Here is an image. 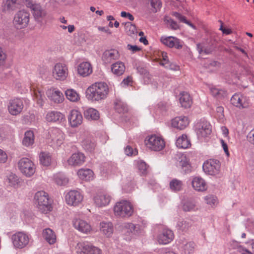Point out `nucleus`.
<instances>
[{
	"label": "nucleus",
	"instance_id": "obj_1",
	"mask_svg": "<svg viewBox=\"0 0 254 254\" xmlns=\"http://www.w3.org/2000/svg\"><path fill=\"white\" fill-rule=\"evenodd\" d=\"M109 89L107 83L104 82H96L87 89L86 97L92 102L100 101L107 97Z\"/></svg>",
	"mask_w": 254,
	"mask_h": 254
},
{
	"label": "nucleus",
	"instance_id": "obj_2",
	"mask_svg": "<svg viewBox=\"0 0 254 254\" xmlns=\"http://www.w3.org/2000/svg\"><path fill=\"white\" fill-rule=\"evenodd\" d=\"M34 201L38 209L41 213L47 214L52 211L51 202L48 193L45 191H37L34 195Z\"/></svg>",
	"mask_w": 254,
	"mask_h": 254
},
{
	"label": "nucleus",
	"instance_id": "obj_3",
	"mask_svg": "<svg viewBox=\"0 0 254 254\" xmlns=\"http://www.w3.org/2000/svg\"><path fill=\"white\" fill-rule=\"evenodd\" d=\"M114 212L115 215L117 217L128 218L132 215L134 212V208L130 202L123 200L115 204Z\"/></svg>",
	"mask_w": 254,
	"mask_h": 254
},
{
	"label": "nucleus",
	"instance_id": "obj_4",
	"mask_svg": "<svg viewBox=\"0 0 254 254\" xmlns=\"http://www.w3.org/2000/svg\"><path fill=\"white\" fill-rule=\"evenodd\" d=\"M144 143L149 149L159 151L163 150L165 146V141L161 135L151 134L147 136L144 140Z\"/></svg>",
	"mask_w": 254,
	"mask_h": 254
},
{
	"label": "nucleus",
	"instance_id": "obj_5",
	"mask_svg": "<svg viewBox=\"0 0 254 254\" xmlns=\"http://www.w3.org/2000/svg\"><path fill=\"white\" fill-rule=\"evenodd\" d=\"M30 13L25 10L18 11L14 15L13 23L17 29L25 28L30 21Z\"/></svg>",
	"mask_w": 254,
	"mask_h": 254
},
{
	"label": "nucleus",
	"instance_id": "obj_6",
	"mask_svg": "<svg viewBox=\"0 0 254 254\" xmlns=\"http://www.w3.org/2000/svg\"><path fill=\"white\" fill-rule=\"evenodd\" d=\"M20 172L25 176L30 177L35 172L36 167L34 163L28 158H22L18 162Z\"/></svg>",
	"mask_w": 254,
	"mask_h": 254
},
{
	"label": "nucleus",
	"instance_id": "obj_7",
	"mask_svg": "<svg viewBox=\"0 0 254 254\" xmlns=\"http://www.w3.org/2000/svg\"><path fill=\"white\" fill-rule=\"evenodd\" d=\"M195 130L198 139L203 140L210 135L212 132L211 126L207 121H200L195 125Z\"/></svg>",
	"mask_w": 254,
	"mask_h": 254
},
{
	"label": "nucleus",
	"instance_id": "obj_8",
	"mask_svg": "<svg viewBox=\"0 0 254 254\" xmlns=\"http://www.w3.org/2000/svg\"><path fill=\"white\" fill-rule=\"evenodd\" d=\"M48 139L51 146L53 147H58L64 142V134L59 128H51L48 132Z\"/></svg>",
	"mask_w": 254,
	"mask_h": 254
},
{
	"label": "nucleus",
	"instance_id": "obj_9",
	"mask_svg": "<svg viewBox=\"0 0 254 254\" xmlns=\"http://www.w3.org/2000/svg\"><path fill=\"white\" fill-rule=\"evenodd\" d=\"M25 4L30 8L36 21L44 18L47 14L46 10L42 7L40 3H37L33 0H25Z\"/></svg>",
	"mask_w": 254,
	"mask_h": 254
},
{
	"label": "nucleus",
	"instance_id": "obj_10",
	"mask_svg": "<svg viewBox=\"0 0 254 254\" xmlns=\"http://www.w3.org/2000/svg\"><path fill=\"white\" fill-rule=\"evenodd\" d=\"M202 168L206 174L215 176L218 175L220 172L221 163L217 159H210L203 163Z\"/></svg>",
	"mask_w": 254,
	"mask_h": 254
},
{
	"label": "nucleus",
	"instance_id": "obj_11",
	"mask_svg": "<svg viewBox=\"0 0 254 254\" xmlns=\"http://www.w3.org/2000/svg\"><path fill=\"white\" fill-rule=\"evenodd\" d=\"M12 241L13 246L18 249L25 247L29 243L30 238L28 234L19 232L12 236Z\"/></svg>",
	"mask_w": 254,
	"mask_h": 254
},
{
	"label": "nucleus",
	"instance_id": "obj_12",
	"mask_svg": "<svg viewBox=\"0 0 254 254\" xmlns=\"http://www.w3.org/2000/svg\"><path fill=\"white\" fill-rule=\"evenodd\" d=\"M76 249L78 254H102L100 249L87 242L78 243Z\"/></svg>",
	"mask_w": 254,
	"mask_h": 254
},
{
	"label": "nucleus",
	"instance_id": "obj_13",
	"mask_svg": "<svg viewBox=\"0 0 254 254\" xmlns=\"http://www.w3.org/2000/svg\"><path fill=\"white\" fill-rule=\"evenodd\" d=\"M68 73V67L66 64L62 63L55 64L53 70V75L56 79L64 81L67 77Z\"/></svg>",
	"mask_w": 254,
	"mask_h": 254
},
{
	"label": "nucleus",
	"instance_id": "obj_14",
	"mask_svg": "<svg viewBox=\"0 0 254 254\" xmlns=\"http://www.w3.org/2000/svg\"><path fill=\"white\" fill-rule=\"evenodd\" d=\"M231 102L234 106L239 109L248 108L251 105L249 98L241 94H235L231 99Z\"/></svg>",
	"mask_w": 254,
	"mask_h": 254
},
{
	"label": "nucleus",
	"instance_id": "obj_15",
	"mask_svg": "<svg viewBox=\"0 0 254 254\" xmlns=\"http://www.w3.org/2000/svg\"><path fill=\"white\" fill-rule=\"evenodd\" d=\"M146 57L152 56L153 60L158 62L159 64L166 68H169L170 63L168 58L167 54L166 52L159 51H153L147 52Z\"/></svg>",
	"mask_w": 254,
	"mask_h": 254
},
{
	"label": "nucleus",
	"instance_id": "obj_16",
	"mask_svg": "<svg viewBox=\"0 0 254 254\" xmlns=\"http://www.w3.org/2000/svg\"><path fill=\"white\" fill-rule=\"evenodd\" d=\"M122 232L123 234L129 238H133L141 233L140 227L139 225L132 223H125L121 226Z\"/></svg>",
	"mask_w": 254,
	"mask_h": 254
},
{
	"label": "nucleus",
	"instance_id": "obj_17",
	"mask_svg": "<svg viewBox=\"0 0 254 254\" xmlns=\"http://www.w3.org/2000/svg\"><path fill=\"white\" fill-rule=\"evenodd\" d=\"M23 107L22 100L18 98L10 100L7 105L9 113L13 116H16L20 114Z\"/></svg>",
	"mask_w": 254,
	"mask_h": 254
},
{
	"label": "nucleus",
	"instance_id": "obj_18",
	"mask_svg": "<svg viewBox=\"0 0 254 254\" xmlns=\"http://www.w3.org/2000/svg\"><path fill=\"white\" fill-rule=\"evenodd\" d=\"M82 200V195L77 190H70L65 195L66 202L69 205L77 206L81 203Z\"/></svg>",
	"mask_w": 254,
	"mask_h": 254
},
{
	"label": "nucleus",
	"instance_id": "obj_19",
	"mask_svg": "<svg viewBox=\"0 0 254 254\" xmlns=\"http://www.w3.org/2000/svg\"><path fill=\"white\" fill-rule=\"evenodd\" d=\"M112 199L111 195L107 192H103L96 194L94 196V201L98 207H103L108 205Z\"/></svg>",
	"mask_w": 254,
	"mask_h": 254
},
{
	"label": "nucleus",
	"instance_id": "obj_20",
	"mask_svg": "<svg viewBox=\"0 0 254 254\" xmlns=\"http://www.w3.org/2000/svg\"><path fill=\"white\" fill-rule=\"evenodd\" d=\"M174 238L172 231L168 229H164L158 235L157 241L160 245H166L173 241Z\"/></svg>",
	"mask_w": 254,
	"mask_h": 254
},
{
	"label": "nucleus",
	"instance_id": "obj_21",
	"mask_svg": "<svg viewBox=\"0 0 254 254\" xmlns=\"http://www.w3.org/2000/svg\"><path fill=\"white\" fill-rule=\"evenodd\" d=\"M190 124V120L187 117H176L171 121V126L177 129L182 130L186 128Z\"/></svg>",
	"mask_w": 254,
	"mask_h": 254
},
{
	"label": "nucleus",
	"instance_id": "obj_22",
	"mask_svg": "<svg viewBox=\"0 0 254 254\" xmlns=\"http://www.w3.org/2000/svg\"><path fill=\"white\" fill-rule=\"evenodd\" d=\"M68 119L72 127H77L82 124L83 118L79 111L77 110H72L69 113Z\"/></svg>",
	"mask_w": 254,
	"mask_h": 254
},
{
	"label": "nucleus",
	"instance_id": "obj_23",
	"mask_svg": "<svg viewBox=\"0 0 254 254\" xmlns=\"http://www.w3.org/2000/svg\"><path fill=\"white\" fill-rule=\"evenodd\" d=\"M161 42L165 45L170 47H174L177 49H181L183 46V42L180 39L173 36L162 37Z\"/></svg>",
	"mask_w": 254,
	"mask_h": 254
},
{
	"label": "nucleus",
	"instance_id": "obj_24",
	"mask_svg": "<svg viewBox=\"0 0 254 254\" xmlns=\"http://www.w3.org/2000/svg\"><path fill=\"white\" fill-rule=\"evenodd\" d=\"M119 58V52L115 49L106 50L102 55V60L105 64H111Z\"/></svg>",
	"mask_w": 254,
	"mask_h": 254
},
{
	"label": "nucleus",
	"instance_id": "obj_25",
	"mask_svg": "<svg viewBox=\"0 0 254 254\" xmlns=\"http://www.w3.org/2000/svg\"><path fill=\"white\" fill-rule=\"evenodd\" d=\"M192 188L196 191H204L207 189V185L205 180L201 177H194L191 181Z\"/></svg>",
	"mask_w": 254,
	"mask_h": 254
},
{
	"label": "nucleus",
	"instance_id": "obj_26",
	"mask_svg": "<svg viewBox=\"0 0 254 254\" xmlns=\"http://www.w3.org/2000/svg\"><path fill=\"white\" fill-rule=\"evenodd\" d=\"M85 156L80 152H77L72 154L70 158L67 160V162L69 165L80 166L84 162Z\"/></svg>",
	"mask_w": 254,
	"mask_h": 254
},
{
	"label": "nucleus",
	"instance_id": "obj_27",
	"mask_svg": "<svg viewBox=\"0 0 254 254\" xmlns=\"http://www.w3.org/2000/svg\"><path fill=\"white\" fill-rule=\"evenodd\" d=\"M47 95L49 99L55 103H60L64 100L63 93L59 90L50 89L47 91Z\"/></svg>",
	"mask_w": 254,
	"mask_h": 254
},
{
	"label": "nucleus",
	"instance_id": "obj_28",
	"mask_svg": "<svg viewBox=\"0 0 254 254\" xmlns=\"http://www.w3.org/2000/svg\"><path fill=\"white\" fill-rule=\"evenodd\" d=\"M73 223L75 229L83 233H88L91 229V226L83 220L76 219L73 221Z\"/></svg>",
	"mask_w": 254,
	"mask_h": 254
},
{
	"label": "nucleus",
	"instance_id": "obj_29",
	"mask_svg": "<svg viewBox=\"0 0 254 254\" xmlns=\"http://www.w3.org/2000/svg\"><path fill=\"white\" fill-rule=\"evenodd\" d=\"M77 71L81 76L86 77L92 72L91 64L87 62H82L78 65Z\"/></svg>",
	"mask_w": 254,
	"mask_h": 254
},
{
	"label": "nucleus",
	"instance_id": "obj_30",
	"mask_svg": "<svg viewBox=\"0 0 254 254\" xmlns=\"http://www.w3.org/2000/svg\"><path fill=\"white\" fill-rule=\"evenodd\" d=\"M46 120L50 122H62L65 120L64 116L58 111H53L46 115Z\"/></svg>",
	"mask_w": 254,
	"mask_h": 254
},
{
	"label": "nucleus",
	"instance_id": "obj_31",
	"mask_svg": "<svg viewBox=\"0 0 254 254\" xmlns=\"http://www.w3.org/2000/svg\"><path fill=\"white\" fill-rule=\"evenodd\" d=\"M179 101L182 107L185 108H190L192 103L190 95L186 92H182L180 94Z\"/></svg>",
	"mask_w": 254,
	"mask_h": 254
},
{
	"label": "nucleus",
	"instance_id": "obj_32",
	"mask_svg": "<svg viewBox=\"0 0 254 254\" xmlns=\"http://www.w3.org/2000/svg\"><path fill=\"white\" fill-rule=\"evenodd\" d=\"M19 5L18 0H4L2 10L3 11H12L18 8Z\"/></svg>",
	"mask_w": 254,
	"mask_h": 254
},
{
	"label": "nucleus",
	"instance_id": "obj_33",
	"mask_svg": "<svg viewBox=\"0 0 254 254\" xmlns=\"http://www.w3.org/2000/svg\"><path fill=\"white\" fill-rule=\"evenodd\" d=\"M100 230L107 237H110L113 232V224L109 222H102L100 224Z\"/></svg>",
	"mask_w": 254,
	"mask_h": 254
},
{
	"label": "nucleus",
	"instance_id": "obj_34",
	"mask_svg": "<svg viewBox=\"0 0 254 254\" xmlns=\"http://www.w3.org/2000/svg\"><path fill=\"white\" fill-rule=\"evenodd\" d=\"M177 146L179 148L186 149L191 145L190 140L188 139L186 134H182L178 137L176 142Z\"/></svg>",
	"mask_w": 254,
	"mask_h": 254
},
{
	"label": "nucleus",
	"instance_id": "obj_35",
	"mask_svg": "<svg viewBox=\"0 0 254 254\" xmlns=\"http://www.w3.org/2000/svg\"><path fill=\"white\" fill-rule=\"evenodd\" d=\"M5 183L10 187L17 188L20 185V181L15 174L10 173L7 176Z\"/></svg>",
	"mask_w": 254,
	"mask_h": 254
},
{
	"label": "nucleus",
	"instance_id": "obj_36",
	"mask_svg": "<svg viewBox=\"0 0 254 254\" xmlns=\"http://www.w3.org/2000/svg\"><path fill=\"white\" fill-rule=\"evenodd\" d=\"M43 236L50 245L54 244L56 241V235L53 231L50 228H46L43 230Z\"/></svg>",
	"mask_w": 254,
	"mask_h": 254
},
{
	"label": "nucleus",
	"instance_id": "obj_37",
	"mask_svg": "<svg viewBox=\"0 0 254 254\" xmlns=\"http://www.w3.org/2000/svg\"><path fill=\"white\" fill-rule=\"evenodd\" d=\"M78 177L83 180L89 181L93 178V172L89 169H80L77 173Z\"/></svg>",
	"mask_w": 254,
	"mask_h": 254
},
{
	"label": "nucleus",
	"instance_id": "obj_38",
	"mask_svg": "<svg viewBox=\"0 0 254 254\" xmlns=\"http://www.w3.org/2000/svg\"><path fill=\"white\" fill-rule=\"evenodd\" d=\"M34 99L37 104L40 107H42L44 104L46 98L44 92L39 89L33 90Z\"/></svg>",
	"mask_w": 254,
	"mask_h": 254
},
{
	"label": "nucleus",
	"instance_id": "obj_39",
	"mask_svg": "<svg viewBox=\"0 0 254 254\" xmlns=\"http://www.w3.org/2000/svg\"><path fill=\"white\" fill-rule=\"evenodd\" d=\"M84 115L86 119L90 120H97L99 118V112L93 108H88L84 112Z\"/></svg>",
	"mask_w": 254,
	"mask_h": 254
},
{
	"label": "nucleus",
	"instance_id": "obj_40",
	"mask_svg": "<svg viewBox=\"0 0 254 254\" xmlns=\"http://www.w3.org/2000/svg\"><path fill=\"white\" fill-rule=\"evenodd\" d=\"M111 70L114 74L119 76L125 72V66L122 62H118L112 64Z\"/></svg>",
	"mask_w": 254,
	"mask_h": 254
},
{
	"label": "nucleus",
	"instance_id": "obj_41",
	"mask_svg": "<svg viewBox=\"0 0 254 254\" xmlns=\"http://www.w3.org/2000/svg\"><path fill=\"white\" fill-rule=\"evenodd\" d=\"M34 142V133L31 130H28L25 132L22 143L24 146H30L32 145Z\"/></svg>",
	"mask_w": 254,
	"mask_h": 254
},
{
	"label": "nucleus",
	"instance_id": "obj_42",
	"mask_svg": "<svg viewBox=\"0 0 254 254\" xmlns=\"http://www.w3.org/2000/svg\"><path fill=\"white\" fill-rule=\"evenodd\" d=\"M125 26V31L128 35L133 37L137 36V31L136 27L130 22L123 23Z\"/></svg>",
	"mask_w": 254,
	"mask_h": 254
},
{
	"label": "nucleus",
	"instance_id": "obj_43",
	"mask_svg": "<svg viewBox=\"0 0 254 254\" xmlns=\"http://www.w3.org/2000/svg\"><path fill=\"white\" fill-rule=\"evenodd\" d=\"M54 178L55 183L59 186H65L68 182V178L63 173H58L55 175Z\"/></svg>",
	"mask_w": 254,
	"mask_h": 254
},
{
	"label": "nucleus",
	"instance_id": "obj_44",
	"mask_svg": "<svg viewBox=\"0 0 254 254\" xmlns=\"http://www.w3.org/2000/svg\"><path fill=\"white\" fill-rule=\"evenodd\" d=\"M65 94L67 99L71 102H77L80 99L79 95L74 89H67L65 91Z\"/></svg>",
	"mask_w": 254,
	"mask_h": 254
},
{
	"label": "nucleus",
	"instance_id": "obj_45",
	"mask_svg": "<svg viewBox=\"0 0 254 254\" xmlns=\"http://www.w3.org/2000/svg\"><path fill=\"white\" fill-rule=\"evenodd\" d=\"M41 164L44 166H49L51 163V157L49 153L41 152L39 155Z\"/></svg>",
	"mask_w": 254,
	"mask_h": 254
},
{
	"label": "nucleus",
	"instance_id": "obj_46",
	"mask_svg": "<svg viewBox=\"0 0 254 254\" xmlns=\"http://www.w3.org/2000/svg\"><path fill=\"white\" fill-rule=\"evenodd\" d=\"M148 5L150 10L156 13L160 10L162 7V2L160 0H148Z\"/></svg>",
	"mask_w": 254,
	"mask_h": 254
},
{
	"label": "nucleus",
	"instance_id": "obj_47",
	"mask_svg": "<svg viewBox=\"0 0 254 254\" xmlns=\"http://www.w3.org/2000/svg\"><path fill=\"white\" fill-rule=\"evenodd\" d=\"M183 187L182 182L177 179H174L170 182V188L172 191H180L183 189Z\"/></svg>",
	"mask_w": 254,
	"mask_h": 254
},
{
	"label": "nucleus",
	"instance_id": "obj_48",
	"mask_svg": "<svg viewBox=\"0 0 254 254\" xmlns=\"http://www.w3.org/2000/svg\"><path fill=\"white\" fill-rule=\"evenodd\" d=\"M81 145L84 149L87 151L92 152L95 147L94 142L91 140L89 138H87L82 140Z\"/></svg>",
	"mask_w": 254,
	"mask_h": 254
},
{
	"label": "nucleus",
	"instance_id": "obj_49",
	"mask_svg": "<svg viewBox=\"0 0 254 254\" xmlns=\"http://www.w3.org/2000/svg\"><path fill=\"white\" fill-rule=\"evenodd\" d=\"M182 208L185 211H195L198 209L195 202L193 200H188L184 202Z\"/></svg>",
	"mask_w": 254,
	"mask_h": 254
},
{
	"label": "nucleus",
	"instance_id": "obj_50",
	"mask_svg": "<svg viewBox=\"0 0 254 254\" xmlns=\"http://www.w3.org/2000/svg\"><path fill=\"white\" fill-rule=\"evenodd\" d=\"M144 84H150L153 88H157V82L153 77L149 73H144Z\"/></svg>",
	"mask_w": 254,
	"mask_h": 254
},
{
	"label": "nucleus",
	"instance_id": "obj_51",
	"mask_svg": "<svg viewBox=\"0 0 254 254\" xmlns=\"http://www.w3.org/2000/svg\"><path fill=\"white\" fill-rule=\"evenodd\" d=\"M115 109L119 113H124L128 111L127 105L121 101H118L115 103Z\"/></svg>",
	"mask_w": 254,
	"mask_h": 254
},
{
	"label": "nucleus",
	"instance_id": "obj_52",
	"mask_svg": "<svg viewBox=\"0 0 254 254\" xmlns=\"http://www.w3.org/2000/svg\"><path fill=\"white\" fill-rule=\"evenodd\" d=\"M172 15L177 18L180 22L187 24L194 29H196L195 26L193 24L187 20L186 17L180 13L177 12H173Z\"/></svg>",
	"mask_w": 254,
	"mask_h": 254
},
{
	"label": "nucleus",
	"instance_id": "obj_53",
	"mask_svg": "<svg viewBox=\"0 0 254 254\" xmlns=\"http://www.w3.org/2000/svg\"><path fill=\"white\" fill-rule=\"evenodd\" d=\"M125 154L127 156H136L138 154V151L136 148H133L129 145L124 147Z\"/></svg>",
	"mask_w": 254,
	"mask_h": 254
},
{
	"label": "nucleus",
	"instance_id": "obj_54",
	"mask_svg": "<svg viewBox=\"0 0 254 254\" xmlns=\"http://www.w3.org/2000/svg\"><path fill=\"white\" fill-rule=\"evenodd\" d=\"M133 165L134 168L137 171V172L141 176L143 175V160L141 159H138L134 161Z\"/></svg>",
	"mask_w": 254,
	"mask_h": 254
},
{
	"label": "nucleus",
	"instance_id": "obj_55",
	"mask_svg": "<svg viewBox=\"0 0 254 254\" xmlns=\"http://www.w3.org/2000/svg\"><path fill=\"white\" fill-rule=\"evenodd\" d=\"M197 50L200 54H209L211 53L212 49L210 47H206L205 45L201 44L197 45Z\"/></svg>",
	"mask_w": 254,
	"mask_h": 254
},
{
	"label": "nucleus",
	"instance_id": "obj_56",
	"mask_svg": "<svg viewBox=\"0 0 254 254\" xmlns=\"http://www.w3.org/2000/svg\"><path fill=\"white\" fill-rule=\"evenodd\" d=\"M165 21L167 26L173 30H177L179 28V26L178 23L168 17H166L165 18Z\"/></svg>",
	"mask_w": 254,
	"mask_h": 254
},
{
	"label": "nucleus",
	"instance_id": "obj_57",
	"mask_svg": "<svg viewBox=\"0 0 254 254\" xmlns=\"http://www.w3.org/2000/svg\"><path fill=\"white\" fill-rule=\"evenodd\" d=\"M11 131V129L8 126L0 127V139L5 138Z\"/></svg>",
	"mask_w": 254,
	"mask_h": 254
},
{
	"label": "nucleus",
	"instance_id": "obj_58",
	"mask_svg": "<svg viewBox=\"0 0 254 254\" xmlns=\"http://www.w3.org/2000/svg\"><path fill=\"white\" fill-rule=\"evenodd\" d=\"M211 94L214 96L219 97L222 96L224 94V91L219 89L215 87H212L210 88Z\"/></svg>",
	"mask_w": 254,
	"mask_h": 254
},
{
	"label": "nucleus",
	"instance_id": "obj_59",
	"mask_svg": "<svg viewBox=\"0 0 254 254\" xmlns=\"http://www.w3.org/2000/svg\"><path fill=\"white\" fill-rule=\"evenodd\" d=\"M204 199L207 204L209 205H214L217 202L216 197L212 195H208L204 197Z\"/></svg>",
	"mask_w": 254,
	"mask_h": 254
},
{
	"label": "nucleus",
	"instance_id": "obj_60",
	"mask_svg": "<svg viewBox=\"0 0 254 254\" xmlns=\"http://www.w3.org/2000/svg\"><path fill=\"white\" fill-rule=\"evenodd\" d=\"M194 243L192 242H189L186 244L184 247L185 252L186 254L190 253L193 250Z\"/></svg>",
	"mask_w": 254,
	"mask_h": 254
},
{
	"label": "nucleus",
	"instance_id": "obj_61",
	"mask_svg": "<svg viewBox=\"0 0 254 254\" xmlns=\"http://www.w3.org/2000/svg\"><path fill=\"white\" fill-rule=\"evenodd\" d=\"M223 112L224 109L222 107L219 106L217 107L216 116L220 120H222L224 117Z\"/></svg>",
	"mask_w": 254,
	"mask_h": 254
},
{
	"label": "nucleus",
	"instance_id": "obj_62",
	"mask_svg": "<svg viewBox=\"0 0 254 254\" xmlns=\"http://www.w3.org/2000/svg\"><path fill=\"white\" fill-rule=\"evenodd\" d=\"M219 22L221 24L219 30L222 32L223 34L225 35H229L232 33V31L231 29L229 28H226L223 27V23L221 20H219Z\"/></svg>",
	"mask_w": 254,
	"mask_h": 254
},
{
	"label": "nucleus",
	"instance_id": "obj_63",
	"mask_svg": "<svg viewBox=\"0 0 254 254\" xmlns=\"http://www.w3.org/2000/svg\"><path fill=\"white\" fill-rule=\"evenodd\" d=\"M127 49L130 51L132 53H135L141 50V48H140L136 45H132L130 44H128L127 45Z\"/></svg>",
	"mask_w": 254,
	"mask_h": 254
},
{
	"label": "nucleus",
	"instance_id": "obj_64",
	"mask_svg": "<svg viewBox=\"0 0 254 254\" xmlns=\"http://www.w3.org/2000/svg\"><path fill=\"white\" fill-rule=\"evenodd\" d=\"M132 82V78L130 76H127L126 78H125L121 82V85L123 87L131 85Z\"/></svg>",
	"mask_w": 254,
	"mask_h": 254
}]
</instances>
